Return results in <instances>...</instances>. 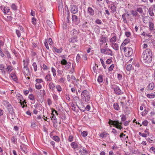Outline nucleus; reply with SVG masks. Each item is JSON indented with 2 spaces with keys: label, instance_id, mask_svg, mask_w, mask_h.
Instances as JSON below:
<instances>
[{
  "label": "nucleus",
  "instance_id": "17",
  "mask_svg": "<svg viewBox=\"0 0 155 155\" xmlns=\"http://www.w3.org/2000/svg\"><path fill=\"white\" fill-rule=\"evenodd\" d=\"M21 150L25 153H27L28 150L27 148V147L24 145H21L20 146Z\"/></svg>",
  "mask_w": 155,
  "mask_h": 155
},
{
  "label": "nucleus",
  "instance_id": "57",
  "mask_svg": "<svg viewBox=\"0 0 155 155\" xmlns=\"http://www.w3.org/2000/svg\"><path fill=\"white\" fill-rule=\"evenodd\" d=\"M87 134V131H84L82 133V135L83 137H86Z\"/></svg>",
  "mask_w": 155,
  "mask_h": 155
},
{
  "label": "nucleus",
  "instance_id": "49",
  "mask_svg": "<svg viewBox=\"0 0 155 155\" xmlns=\"http://www.w3.org/2000/svg\"><path fill=\"white\" fill-rule=\"evenodd\" d=\"M150 151L155 153V148L153 147H151L150 149Z\"/></svg>",
  "mask_w": 155,
  "mask_h": 155
},
{
  "label": "nucleus",
  "instance_id": "62",
  "mask_svg": "<svg viewBox=\"0 0 155 155\" xmlns=\"http://www.w3.org/2000/svg\"><path fill=\"white\" fill-rule=\"evenodd\" d=\"M125 35L127 37H129L130 36L131 34L130 32L127 31L125 32Z\"/></svg>",
  "mask_w": 155,
  "mask_h": 155
},
{
  "label": "nucleus",
  "instance_id": "64",
  "mask_svg": "<svg viewBox=\"0 0 155 155\" xmlns=\"http://www.w3.org/2000/svg\"><path fill=\"white\" fill-rule=\"evenodd\" d=\"M91 109L90 106L89 105H87L86 106V107H85V110H87V111H89Z\"/></svg>",
  "mask_w": 155,
  "mask_h": 155
},
{
  "label": "nucleus",
  "instance_id": "61",
  "mask_svg": "<svg viewBox=\"0 0 155 155\" xmlns=\"http://www.w3.org/2000/svg\"><path fill=\"white\" fill-rule=\"evenodd\" d=\"M77 107H78V108L80 109L82 111H83L84 112L85 111V107L84 106H82L81 107H79L78 105H77Z\"/></svg>",
  "mask_w": 155,
  "mask_h": 155
},
{
  "label": "nucleus",
  "instance_id": "33",
  "mask_svg": "<svg viewBox=\"0 0 155 155\" xmlns=\"http://www.w3.org/2000/svg\"><path fill=\"white\" fill-rule=\"evenodd\" d=\"M20 139L23 141H24L25 142H26V137L23 135H20Z\"/></svg>",
  "mask_w": 155,
  "mask_h": 155
},
{
  "label": "nucleus",
  "instance_id": "48",
  "mask_svg": "<svg viewBox=\"0 0 155 155\" xmlns=\"http://www.w3.org/2000/svg\"><path fill=\"white\" fill-rule=\"evenodd\" d=\"M100 61H101V63L102 64V65L103 66V67H104V69H106V66L104 64V62L103 60L101 58Z\"/></svg>",
  "mask_w": 155,
  "mask_h": 155
},
{
  "label": "nucleus",
  "instance_id": "31",
  "mask_svg": "<svg viewBox=\"0 0 155 155\" xmlns=\"http://www.w3.org/2000/svg\"><path fill=\"white\" fill-rule=\"evenodd\" d=\"M154 87V84L153 83H150L148 85L149 88L150 90H153Z\"/></svg>",
  "mask_w": 155,
  "mask_h": 155
},
{
  "label": "nucleus",
  "instance_id": "19",
  "mask_svg": "<svg viewBox=\"0 0 155 155\" xmlns=\"http://www.w3.org/2000/svg\"><path fill=\"white\" fill-rule=\"evenodd\" d=\"M54 111L55 112V113H56V114L57 115H58V113H57V112L56 110H52V116L51 117V119L52 120H56V116H55V115H54V114H53Z\"/></svg>",
  "mask_w": 155,
  "mask_h": 155
},
{
  "label": "nucleus",
  "instance_id": "26",
  "mask_svg": "<svg viewBox=\"0 0 155 155\" xmlns=\"http://www.w3.org/2000/svg\"><path fill=\"white\" fill-rule=\"evenodd\" d=\"M45 80L47 81H51V77L50 75L48 74L45 77Z\"/></svg>",
  "mask_w": 155,
  "mask_h": 155
},
{
  "label": "nucleus",
  "instance_id": "56",
  "mask_svg": "<svg viewBox=\"0 0 155 155\" xmlns=\"http://www.w3.org/2000/svg\"><path fill=\"white\" fill-rule=\"evenodd\" d=\"M32 23L34 25L36 24V19L35 18L33 17L32 18Z\"/></svg>",
  "mask_w": 155,
  "mask_h": 155
},
{
  "label": "nucleus",
  "instance_id": "16",
  "mask_svg": "<svg viewBox=\"0 0 155 155\" xmlns=\"http://www.w3.org/2000/svg\"><path fill=\"white\" fill-rule=\"evenodd\" d=\"M87 11L90 15L93 16L94 14V10L90 7H89L88 8Z\"/></svg>",
  "mask_w": 155,
  "mask_h": 155
},
{
  "label": "nucleus",
  "instance_id": "4",
  "mask_svg": "<svg viewBox=\"0 0 155 155\" xmlns=\"http://www.w3.org/2000/svg\"><path fill=\"white\" fill-rule=\"evenodd\" d=\"M108 123L110 125H113L117 128H119L120 130L122 128V127L121 126L122 123H120L118 121L110 120Z\"/></svg>",
  "mask_w": 155,
  "mask_h": 155
},
{
  "label": "nucleus",
  "instance_id": "1",
  "mask_svg": "<svg viewBox=\"0 0 155 155\" xmlns=\"http://www.w3.org/2000/svg\"><path fill=\"white\" fill-rule=\"evenodd\" d=\"M152 52L150 49H147L144 51L142 55V58L144 62L149 63L152 61Z\"/></svg>",
  "mask_w": 155,
  "mask_h": 155
},
{
  "label": "nucleus",
  "instance_id": "2",
  "mask_svg": "<svg viewBox=\"0 0 155 155\" xmlns=\"http://www.w3.org/2000/svg\"><path fill=\"white\" fill-rule=\"evenodd\" d=\"M131 13L133 16L138 18H141L144 15L143 8L141 7H137L135 11L132 10Z\"/></svg>",
  "mask_w": 155,
  "mask_h": 155
},
{
  "label": "nucleus",
  "instance_id": "34",
  "mask_svg": "<svg viewBox=\"0 0 155 155\" xmlns=\"http://www.w3.org/2000/svg\"><path fill=\"white\" fill-rule=\"evenodd\" d=\"M149 27L150 30L152 31L154 28V24L152 22H149Z\"/></svg>",
  "mask_w": 155,
  "mask_h": 155
},
{
  "label": "nucleus",
  "instance_id": "14",
  "mask_svg": "<svg viewBox=\"0 0 155 155\" xmlns=\"http://www.w3.org/2000/svg\"><path fill=\"white\" fill-rule=\"evenodd\" d=\"M79 152L81 153V154L82 155H87L88 153V152L84 148H82L79 150Z\"/></svg>",
  "mask_w": 155,
  "mask_h": 155
},
{
  "label": "nucleus",
  "instance_id": "18",
  "mask_svg": "<svg viewBox=\"0 0 155 155\" xmlns=\"http://www.w3.org/2000/svg\"><path fill=\"white\" fill-rule=\"evenodd\" d=\"M53 50L57 53H60L62 52L63 49L61 48L58 49L55 47H54L53 48Z\"/></svg>",
  "mask_w": 155,
  "mask_h": 155
},
{
  "label": "nucleus",
  "instance_id": "9",
  "mask_svg": "<svg viewBox=\"0 0 155 155\" xmlns=\"http://www.w3.org/2000/svg\"><path fill=\"white\" fill-rule=\"evenodd\" d=\"M23 62H24V67L23 68V71L28 76V74H29V68L27 67V64H26L25 63V61L24 60L23 61Z\"/></svg>",
  "mask_w": 155,
  "mask_h": 155
},
{
  "label": "nucleus",
  "instance_id": "46",
  "mask_svg": "<svg viewBox=\"0 0 155 155\" xmlns=\"http://www.w3.org/2000/svg\"><path fill=\"white\" fill-rule=\"evenodd\" d=\"M47 23L50 27H51L52 26L53 23L50 20H48L47 21Z\"/></svg>",
  "mask_w": 155,
  "mask_h": 155
},
{
  "label": "nucleus",
  "instance_id": "29",
  "mask_svg": "<svg viewBox=\"0 0 155 155\" xmlns=\"http://www.w3.org/2000/svg\"><path fill=\"white\" fill-rule=\"evenodd\" d=\"M148 12L149 13L150 16H154V13L153 12V9L152 8H150L149 9Z\"/></svg>",
  "mask_w": 155,
  "mask_h": 155
},
{
  "label": "nucleus",
  "instance_id": "8",
  "mask_svg": "<svg viewBox=\"0 0 155 155\" xmlns=\"http://www.w3.org/2000/svg\"><path fill=\"white\" fill-rule=\"evenodd\" d=\"M113 88L114 90V93L116 94L119 95L122 93L121 90L118 86L114 85L113 87Z\"/></svg>",
  "mask_w": 155,
  "mask_h": 155
},
{
  "label": "nucleus",
  "instance_id": "35",
  "mask_svg": "<svg viewBox=\"0 0 155 155\" xmlns=\"http://www.w3.org/2000/svg\"><path fill=\"white\" fill-rule=\"evenodd\" d=\"M42 87V86L41 84L38 83H36L35 84V87L37 89H40Z\"/></svg>",
  "mask_w": 155,
  "mask_h": 155
},
{
  "label": "nucleus",
  "instance_id": "52",
  "mask_svg": "<svg viewBox=\"0 0 155 155\" xmlns=\"http://www.w3.org/2000/svg\"><path fill=\"white\" fill-rule=\"evenodd\" d=\"M28 98L31 100H33L35 99L34 97L32 94H29L28 96Z\"/></svg>",
  "mask_w": 155,
  "mask_h": 155
},
{
  "label": "nucleus",
  "instance_id": "7",
  "mask_svg": "<svg viewBox=\"0 0 155 155\" xmlns=\"http://www.w3.org/2000/svg\"><path fill=\"white\" fill-rule=\"evenodd\" d=\"M61 64L63 65H65V67L67 69L70 68L71 64L70 62H68L67 61L64 59H62L61 62Z\"/></svg>",
  "mask_w": 155,
  "mask_h": 155
},
{
  "label": "nucleus",
  "instance_id": "42",
  "mask_svg": "<svg viewBox=\"0 0 155 155\" xmlns=\"http://www.w3.org/2000/svg\"><path fill=\"white\" fill-rule=\"evenodd\" d=\"M56 88L57 89V91L59 92H60L62 90V88L61 86L59 85H57L56 86Z\"/></svg>",
  "mask_w": 155,
  "mask_h": 155
},
{
  "label": "nucleus",
  "instance_id": "51",
  "mask_svg": "<svg viewBox=\"0 0 155 155\" xmlns=\"http://www.w3.org/2000/svg\"><path fill=\"white\" fill-rule=\"evenodd\" d=\"M16 33L18 37V38L20 37L21 36V33H20L19 30H16Z\"/></svg>",
  "mask_w": 155,
  "mask_h": 155
},
{
  "label": "nucleus",
  "instance_id": "58",
  "mask_svg": "<svg viewBox=\"0 0 155 155\" xmlns=\"http://www.w3.org/2000/svg\"><path fill=\"white\" fill-rule=\"evenodd\" d=\"M73 140V137L72 135H70L68 137V141L71 142Z\"/></svg>",
  "mask_w": 155,
  "mask_h": 155
},
{
  "label": "nucleus",
  "instance_id": "44",
  "mask_svg": "<svg viewBox=\"0 0 155 155\" xmlns=\"http://www.w3.org/2000/svg\"><path fill=\"white\" fill-rule=\"evenodd\" d=\"M132 67V66L131 64L128 65L127 66V70L128 71H130L131 70Z\"/></svg>",
  "mask_w": 155,
  "mask_h": 155
},
{
  "label": "nucleus",
  "instance_id": "22",
  "mask_svg": "<svg viewBox=\"0 0 155 155\" xmlns=\"http://www.w3.org/2000/svg\"><path fill=\"white\" fill-rule=\"evenodd\" d=\"M72 21L74 22H76L78 21V17L75 15H73L72 17Z\"/></svg>",
  "mask_w": 155,
  "mask_h": 155
},
{
  "label": "nucleus",
  "instance_id": "25",
  "mask_svg": "<svg viewBox=\"0 0 155 155\" xmlns=\"http://www.w3.org/2000/svg\"><path fill=\"white\" fill-rule=\"evenodd\" d=\"M11 76L12 79L14 81H16L17 80V77L16 75L14 73H12L11 74Z\"/></svg>",
  "mask_w": 155,
  "mask_h": 155
},
{
  "label": "nucleus",
  "instance_id": "43",
  "mask_svg": "<svg viewBox=\"0 0 155 155\" xmlns=\"http://www.w3.org/2000/svg\"><path fill=\"white\" fill-rule=\"evenodd\" d=\"M12 141L14 144H15L17 141V139L15 138L14 137H12L11 138Z\"/></svg>",
  "mask_w": 155,
  "mask_h": 155
},
{
  "label": "nucleus",
  "instance_id": "12",
  "mask_svg": "<svg viewBox=\"0 0 155 155\" xmlns=\"http://www.w3.org/2000/svg\"><path fill=\"white\" fill-rule=\"evenodd\" d=\"M130 40L129 39H126L122 43L121 46L120 47V49H121L122 48H124V47L128 43L130 42Z\"/></svg>",
  "mask_w": 155,
  "mask_h": 155
},
{
  "label": "nucleus",
  "instance_id": "37",
  "mask_svg": "<svg viewBox=\"0 0 155 155\" xmlns=\"http://www.w3.org/2000/svg\"><path fill=\"white\" fill-rule=\"evenodd\" d=\"M147 96L150 98H154L155 97V95L153 94H148Z\"/></svg>",
  "mask_w": 155,
  "mask_h": 155
},
{
  "label": "nucleus",
  "instance_id": "6",
  "mask_svg": "<svg viewBox=\"0 0 155 155\" xmlns=\"http://www.w3.org/2000/svg\"><path fill=\"white\" fill-rule=\"evenodd\" d=\"M5 105L7 108L9 113L13 114L14 113L13 109L11 105L8 102L5 101L4 103Z\"/></svg>",
  "mask_w": 155,
  "mask_h": 155
},
{
  "label": "nucleus",
  "instance_id": "41",
  "mask_svg": "<svg viewBox=\"0 0 155 155\" xmlns=\"http://www.w3.org/2000/svg\"><path fill=\"white\" fill-rule=\"evenodd\" d=\"M51 71L53 73V76H54L55 77L56 75V71L55 70V69L53 67H52L51 68Z\"/></svg>",
  "mask_w": 155,
  "mask_h": 155
},
{
  "label": "nucleus",
  "instance_id": "55",
  "mask_svg": "<svg viewBox=\"0 0 155 155\" xmlns=\"http://www.w3.org/2000/svg\"><path fill=\"white\" fill-rule=\"evenodd\" d=\"M114 67V64L111 65L108 68V70L109 71H111L113 70Z\"/></svg>",
  "mask_w": 155,
  "mask_h": 155
},
{
  "label": "nucleus",
  "instance_id": "11",
  "mask_svg": "<svg viewBox=\"0 0 155 155\" xmlns=\"http://www.w3.org/2000/svg\"><path fill=\"white\" fill-rule=\"evenodd\" d=\"M71 34L72 35V38H74V39H76L78 34V32L76 30L73 29L71 31Z\"/></svg>",
  "mask_w": 155,
  "mask_h": 155
},
{
  "label": "nucleus",
  "instance_id": "50",
  "mask_svg": "<svg viewBox=\"0 0 155 155\" xmlns=\"http://www.w3.org/2000/svg\"><path fill=\"white\" fill-rule=\"evenodd\" d=\"M7 68L8 69V71L9 72L11 71L12 70V67L10 66H7Z\"/></svg>",
  "mask_w": 155,
  "mask_h": 155
},
{
  "label": "nucleus",
  "instance_id": "23",
  "mask_svg": "<svg viewBox=\"0 0 155 155\" xmlns=\"http://www.w3.org/2000/svg\"><path fill=\"white\" fill-rule=\"evenodd\" d=\"M50 89H51L52 90H53L54 89L55 86L53 83L50 82L48 85Z\"/></svg>",
  "mask_w": 155,
  "mask_h": 155
},
{
  "label": "nucleus",
  "instance_id": "53",
  "mask_svg": "<svg viewBox=\"0 0 155 155\" xmlns=\"http://www.w3.org/2000/svg\"><path fill=\"white\" fill-rule=\"evenodd\" d=\"M86 95L87 98H85V101H89V100H90V96L88 93V94H87Z\"/></svg>",
  "mask_w": 155,
  "mask_h": 155
},
{
  "label": "nucleus",
  "instance_id": "40",
  "mask_svg": "<svg viewBox=\"0 0 155 155\" xmlns=\"http://www.w3.org/2000/svg\"><path fill=\"white\" fill-rule=\"evenodd\" d=\"M53 139L54 140L57 142L59 141L60 140V138L58 136H54L53 137Z\"/></svg>",
  "mask_w": 155,
  "mask_h": 155
},
{
  "label": "nucleus",
  "instance_id": "45",
  "mask_svg": "<svg viewBox=\"0 0 155 155\" xmlns=\"http://www.w3.org/2000/svg\"><path fill=\"white\" fill-rule=\"evenodd\" d=\"M106 39L105 37H102L100 40V42L102 43L106 42Z\"/></svg>",
  "mask_w": 155,
  "mask_h": 155
},
{
  "label": "nucleus",
  "instance_id": "30",
  "mask_svg": "<svg viewBox=\"0 0 155 155\" xmlns=\"http://www.w3.org/2000/svg\"><path fill=\"white\" fill-rule=\"evenodd\" d=\"M103 81V76L102 75H100L98 78L97 81L99 83L102 82Z\"/></svg>",
  "mask_w": 155,
  "mask_h": 155
},
{
  "label": "nucleus",
  "instance_id": "32",
  "mask_svg": "<svg viewBox=\"0 0 155 155\" xmlns=\"http://www.w3.org/2000/svg\"><path fill=\"white\" fill-rule=\"evenodd\" d=\"M88 93L87 90H84L81 93V96H84V97H85V95H86L87 94H88Z\"/></svg>",
  "mask_w": 155,
  "mask_h": 155
},
{
  "label": "nucleus",
  "instance_id": "13",
  "mask_svg": "<svg viewBox=\"0 0 155 155\" xmlns=\"http://www.w3.org/2000/svg\"><path fill=\"white\" fill-rule=\"evenodd\" d=\"M71 146L75 150L78 149L79 147L78 145L75 142H72L71 144Z\"/></svg>",
  "mask_w": 155,
  "mask_h": 155
},
{
  "label": "nucleus",
  "instance_id": "60",
  "mask_svg": "<svg viewBox=\"0 0 155 155\" xmlns=\"http://www.w3.org/2000/svg\"><path fill=\"white\" fill-rule=\"evenodd\" d=\"M107 134L105 133H102L100 135V137H105L107 136Z\"/></svg>",
  "mask_w": 155,
  "mask_h": 155
},
{
  "label": "nucleus",
  "instance_id": "38",
  "mask_svg": "<svg viewBox=\"0 0 155 155\" xmlns=\"http://www.w3.org/2000/svg\"><path fill=\"white\" fill-rule=\"evenodd\" d=\"M32 66L33 67L34 71H37V65L35 62H34L32 64Z\"/></svg>",
  "mask_w": 155,
  "mask_h": 155
},
{
  "label": "nucleus",
  "instance_id": "5",
  "mask_svg": "<svg viewBox=\"0 0 155 155\" xmlns=\"http://www.w3.org/2000/svg\"><path fill=\"white\" fill-rule=\"evenodd\" d=\"M102 54H107L110 56L113 55V53L112 51L110 49L105 48L104 49L101 48L100 50Z\"/></svg>",
  "mask_w": 155,
  "mask_h": 155
},
{
  "label": "nucleus",
  "instance_id": "39",
  "mask_svg": "<svg viewBox=\"0 0 155 155\" xmlns=\"http://www.w3.org/2000/svg\"><path fill=\"white\" fill-rule=\"evenodd\" d=\"M58 10L61 13L64 12V8L62 5H60L58 6Z\"/></svg>",
  "mask_w": 155,
  "mask_h": 155
},
{
  "label": "nucleus",
  "instance_id": "27",
  "mask_svg": "<svg viewBox=\"0 0 155 155\" xmlns=\"http://www.w3.org/2000/svg\"><path fill=\"white\" fill-rule=\"evenodd\" d=\"M10 10V9L8 7H5L3 9V12L4 13L6 14Z\"/></svg>",
  "mask_w": 155,
  "mask_h": 155
},
{
  "label": "nucleus",
  "instance_id": "15",
  "mask_svg": "<svg viewBox=\"0 0 155 155\" xmlns=\"http://www.w3.org/2000/svg\"><path fill=\"white\" fill-rule=\"evenodd\" d=\"M110 45L115 50H117L119 49V46L117 43H111Z\"/></svg>",
  "mask_w": 155,
  "mask_h": 155
},
{
  "label": "nucleus",
  "instance_id": "54",
  "mask_svg": "<svg viewBox=\"0 0 155 155\" xmlns=\"http://www.w3.org/2000/svg\"><path fill=\"white\" fill-rule=\"evenodd\" d=\"M80 58H81V57H80V54H78L77 55L76 58V61L77 62H78L79 61Z\"/></svg>",
  "mask_w": 155,
  "mask_h": 155
},
{
  "label": "nucleus",
  "instance_id": "47",
  "mask_svg": "<svg viewBox=\"0 0 155 155\" xmlns=\"http://www.w3.org/2000/svg\"><path fill=\"white\" fill-rule=\"evenodd\" d=\"M35 81L38 84L43 82V80L42 79H36Z\"/></svg>",
  "mask_w": 155,
  "mask_h": 155
},
{
  "label": "nucleus",
  "instance_id": "36",
  "mask_svg": "<svg viewBox=\"0 0 155 155\" xmlns=\"http://www.w3.org/2000/svg\"><path fill=\"white\" fill-rule=\"evenodd\" d=\"M11 8L14 11L16 10L17 8V7L14 4H12L11 6Z\"/></svg>",
  "mask_w": 155,
  "mask_h": 155
},
{
  "label": "nucleus",
  "instance_id": "21",
  "mask_svg": "<svg viewBox=\"0 0 155 155\" xmlns=\"http://www.w3.org/2000/svg\"><path fill=\"white\" fill-rule=\"evenodd\" d=\"M117 37L116 36H114L110 39L109 42L111 43H115Z\"/></svg>",
  "mask_w": 155,
  "mask_h": 155
},
{
  "label": "nucleus",
  "instance_id": "28",
  "mask_svg": "<svg viewBox=\"0 0 155 155\" xmlns=\"http://www.w3.org/2000/svg\"><path fill=\"white\" fill-rule=\"evenodd\" d=\"M110 8L111 9V12L112 13H114L116 11V7L115 5H113V6H111Z\"/></svg>",
  "mask_w": 155,
  "mask_h": 155
},
{
  "label": "nucleus",
  "instance_id": "63",
  "mask_svg": "<svg viewBox=\"0 0 155 155\" xmlns=\"http://www.w3.org/2000/svg\"><path fill=\"white\" fill-rule=\"evenodd\" d=\"M95 22L98 24H101L102 23L101 21V20H99V19H97L95 21Z\"/></svg>",
  "mask_w": 155,
  "mask_h": 155
},
{
  "label": "nucleus",
  "instance_id": "3",
  "mask_svg": "<svg viewBox=\"0 0 155 155\" xmlns=\"http://www.w3.org/2000/svg\"><path fill=\"white\" fill-rule=\"evenodd\" d=\"M125 56L127 57H130L133 53L132 48L129 47H124L123 48Z\"/></svg>",
  "mask_w": 155,
  "mask_h": 155
},
{
  "label": "nucleus",
  "instance_id": "24",
  "mask_svg": "<svg viewBox=\"0 0 155 155\" xmlns=\"http://www.w3.org/2000/svg\"><path fill=\"white\" fill-rule=\"evenodd\" d=\"M122 18L124 23H127V15L125 13L124 14L122 15Z\"/></svg>",
  "mask_w": 155,
  "mask_h": 155
},
{
  "label": "nucleus",
  "instance_id": "10",
  "mask_svg": "<svg viewBox=\"0 0 155 155\" xmlns=\"http://www.w3.org/2000/svg\"><path fill=\"white\" fill-rule=\"evenodd\" d=\"M71 11L74 14L76 13L78 11V8L75 5H71Z\"/></svg>",
  "mask_w": 155,
  "mask_h": 155
},
{
  "label": "nucleus",
  "instance_id": "20",
  "mask_svg": "<svg viewBox=\"0 0 155 155\" xmlns=\"http://www.w3.org/2000/svg\"><path fill=\"white\" fill-rule=\"evenodd\" d=\"M114 108L116 110H120V107L119 105L117 103H114L113 105Z\"/></svg>",
  "mask_w": 155,
  "mask_h": 155
},
{
  "label": "nucleus",
  "instance_id": "59",
  "mask_svg": "<svg viewBox=\"0 0 155 155\" xmlns=\"http://www.w3.org/2000/svg\"><path fill=\"white\" fill-rule=\"evenodd\" d=\"M121 120L122 121H125L126 119V116L124 115L123 114H122L121 115Z\"/></svg>",
  "mask_w": 155,
  "mask_h": 155
}]
</instances>
